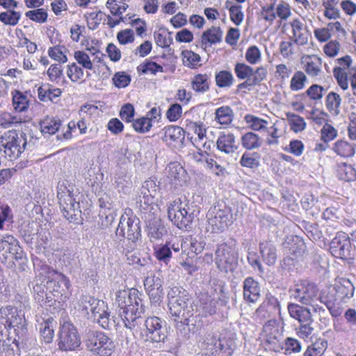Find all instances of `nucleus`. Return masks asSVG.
<instances>
[{
  "mask_svg": "<svg viewBox=\"0 0 356 356\" xmlns=\"http://www.w3.org/2000/svg\"><path fill=\"white\" fill-rule=\"evenodd\" d=\"M141 294L136 289L120 290L115 294V303L119 308L118 312L129 331H125L127 343L131 330L138 324V319L144 312V305L140 298Z\"/></svg>",
  "mask_w": 356,
  "mask_h": 356,
  "instance_id": "f257e3e1",
  "label": "nucleus"
},
{
  "mask_svg": "<svg viewBox=\"0 0 356 356\" xmlns=\"http://www.w3.org/2000/svg\"><path fill=\"white\" fill-rule=\"evenodd\" d=\"M79 195L78 189L67 181L58 186L57 197L63 216L69 222L76 224H79L82 221L79 200H77Z\"/></svg>",
  "mask_w": 356,
  "mask_h": 356,
  "instance_id": "f03ea898",
  "label": "nucleus"
},
{
  "mask_svg": "<svg viewBox=\"0 0 356 356\" xmlns=\"http://www.w3.org/2000/svg\"><path fill=\"white\" fill-rule=\"evenodd\" d=\"M4 330L8 335L14 334L19 339L24 338L27 332V323L24 312L13 306H6L0 309V334Z\"/></svg>",
  "mask_w": 356,
  "mask_h": 356,
  "instance_id": "7ed1b4c3",
  "label": "nucleus"
},
{
  "mask_svg": "<svg viewBox=\"0 0 356 356\" xmlns=\"http://www.w3.org/2000/svg\"><path fill=\"white\" fill-rule=\"evenodd\" d=\"M291 298L304 305H310L316 312H325L318 307L317 302H322L321 296L317 285L307 280L296 283L289 290Z\"/></svg>",
  "mask_w": 356,
  "mask_h": 356,
  "instance_id": "20e7f679",
  "label": "nucleus"
},
{
  "mask_svg": "<svg viewBox=\"0 0 356 356\" xmlns=\"http://www.w3.org/2000/svg\"><path fill=\"white\" fill-rule=\"evenodd\" d=\"M84 343L87 350L95 356H111L115 348L111 338L106 333L97 330L86 332Z\"/></svg>",
  "mask_w": 356,
  "mask_h": 356,
  "instance_id": "39448f33",
  "label": "nucleus"
},
{
  "mask_svg": "<svg viewBox=\"0 0 356 356\" xmlns=\"http://www.w3.org/2000/svg\"><path fill=\"white\" fill-rule=\"evenodd\" d=\"M204 343L216 356H231L236 347L234 334L226 330L220 333H208Z\"/></svg>",
  "mask_w": 356,
  "mask_h": 356,
  "instance_id": "423d86ee",
  "label": "nucleus"
},
{
  "mask_svg": "<svg viewBox=\"0 0 356 356\" xmlns=\"http://www.w3.org/2000/svg\"><path fill=\"white\" fill-rule=\"evenodd\" d=\"M27 145L26 134L10 130L0 138V152L3 151L5 156L12 161L17 159L24 151Z\"/></svg>",
  "mask_w": 356,
  "mask_h": 356,
  "instance_id": "0eeeda50",
  "label": "nucleus"
},
{
  "mask_svg": "<svg viewBox=\"0 0 356 356\" xmlns=\"http://www.w3.org/2000/svg\"><path fill=\"white\" fill-rule=\"evenodd\" d=\"M289 316L298 321L296 334L301 339H308L314 332L313 318L310 309L296 303H289L287 307Z\"/></svg>",
  "mask_w": 356,
  "mask_h": 356,
  "instance_id": "6e6552de",
  "label": "nucleus"
},
{
  "mask_svg": "<svg viewBox=\"0 0 356 356\" xmlns=\"http://www.w3.org/2000/svg\"><path fill=\"white\" fill-rule=\"evenodd\" d=\"M139 224L140 220L133 214L132 210L126 208L120 217V222L115 231L116 235L134 243L140 236Z\"/></svg>",
  "mask_w": 356,
  "mask_h": 356,
  "instance_id": "1a4fd4ad",
  "label": "nucleus"
},
{
  "mask_svg": "<svg viewBox=\"0 0 356 356\" xmlns=\"http://www.w3.org/2000/svg\"><path fill=\"white\" fill-rule=\"evenodd\" d=\"M88 313L91 312L92 317L99 325L105 330H111L115 325L113 317H111L108 305L103 300L89 297L84 305Z\"/></svg>",
  "mask_w": 356,
  "mask_h": 356,
  "instance_id": "9d476101",
  "label": "nucleus"
},
{
  "mask_svg": "<svg viewBox=\"0 0 356 356\" xmlns=\"http://www.w3.org/2000/svg\"><path fill=\"white\" fill-rule=\"evenodd\" d=\"M208 231L218 233L223 232L232 222L230 209L225 204H218L209 210L207 214Z\"/></svg>",
  "mask_w": 356,
  "mask_h": 356,
  "instance_id": "9b49d317",
  "label": "nucleus"
},
{
  "mask_svg": "<svg viewBox=\"0 0 356 356\" xmlns=\"http://www.w3.org/2000/svg\"><path fill=\"white\" fill-rule=\"evenodd\" d=\"M215 264L220 271L233 272L238 265V254L234 245L222 243L216 250Z\"/></svg>",
  "mask_w": 356,
  "mask_h": 356,
  "instance_id": "f8f14e48",
  "label": "nucleus"
},
{
  "mask_svg": "<svg viewBox=\"0 0 356 356\" xmlns=\"http://www.w3.org/2000/svg\"><path fill=\"white\" fill-rule=\"evenodd\" d=\"M168 218L179 229L186 228L193 221V216L189 212L187 203L178 198L168 205Z\"/></svg>",
  "mask_w": 356,
  "mask_h": 356,
  "instance_id": "ddd939ff",
  "label": "nucleus"
},
{
  "mask_svg": "<svg viewBox=\"0 0 356 356\" xmlns=\"http://www.w3.org/2000/svg\"><path fill=\"white\" fill-rule=\"evenodd\" d=\"M44 272H47V274L46 284L50 296L53 298L52 303L57 301L60 302L63 293L70 286L69 279L63 274L50 269L47 266L44 268Z\"/></svg>",
  "mask_w": 356,
  "mask_h": 356,
  "instance_id": "4468645a",
  "label": "nucleus"
},
{
  "mask_svg": "<svg viewBox=\"0 0 356 356\" xmlns=\"http://www.w3.org/2000/svg\"><path fill=\"white\" fill-rule=\"evenodd\" d=\"M81 345V338L76 328L70 322H65L59 332V349L65 351L74 350Z\"/></svg>",
  "mask_w": 356,
  "mask_h": 356,
  "instance_id": "2eb2a0df",
  "label": "nucleus"
},
{
  "mask_svg": "<svg viewBox=\"0 0 356 356\" xmlns=\"http://www.w3.org/2000/svg\"><path fill=\"white\" fill-rule=\"evenodd\" d=\"M10 259L22 261L24 253L17 240L11 235H6L0 239V260L2 263H6Z\"/></svg>",
  "mask_w": 356,
  "mask_h": 356,
  "instance_id": "dca6fc26",
  "label": "nucleus"
},
{
  "mask_svg": "<svg viewBox=\"0 0 356 356\" xmlns=\"http://www.w3.org/2000/svg\"><path fill=\"white\" fill-rule=\"evenodd\" d=\"M184 295L178 300H172L168 303L170 314L172 317L183 318H191L193 316L194 308L193 300L188 292H183Z\"/></svg>",
  "mask_w": 356,
  "mask_h": 356,
  "instance_id": "f3484780",
  "label": "nucleus"
},
{
  "mask_svg": "<svg viewBox=\"0 0 356 356\" xmlns=\"http://www.w3.org/2000/svg\"><path fill=\"white\" fill-rule=\"evenodd\" d=\"M163 321L156 316L147 318L145 321L144 330L147 340L151 342L163 341L166 338L165 329Z\"/></svg>",
  "mask_w": 356,
  "mask_h": 356,
  "instance_id": "a211bd4d",
  "label": "nucleus"
},
{
  "mask_svg": "<svg viewBox=\"0 0 356 356\" xmlns=\"http://www.w3.org/2000/svg\"><path fill=\"white\" fill-rule=\"evenodd\" d=\"M350 248L348 235L345 232H341L331 241L330 251L334 257L346 259L350 255Z\"/></svg>",
  "mask_w": 356,
  "mask_h": 356,
  "instance_id": "6ab92c4d",
  "label": "nucleus"
},
{
  "mask_svg": "<svg viewBox=\"0 0 356 356\" xmlns=\"http://www.w3.org/2000/svg\"><path fill=\"white\" fill-rule=\"evenodd\" d=\"M47 272H44L43 268L33 282V290L35 300L39 302H44L51 306L53 298L50 296L49 289L47 287Z\"/></svg>",
  "mask_w": 356,
  "mask_h": 356,
  "instance_id": "aec40b11",
  "label": "nucleus"
},
{
  "mask_svg": "<svg viewBox=\"0 0 356 356\" xmlns=\"http://www.w3.org/2000/svg\"><path fill=\"white\" fill-rule=\"evenodd\" d=\"M185 138L184 129L179 126H169L163 129L162 140L168 145L172 147L180 146L183 144Z\"/></svg>",
  "mask_w": 356,
  "mask_h": 356,
  "instance_id": "412c9836",
  "label": "nucleus"
},
{
  "mask_svg": "<svg viewBox=\"0 0 356 356\" xmlns=\"http://www.w3.org/2000/svg\"><path fill=\"white\" fill-rule=\"evenodd\" d=\"M287 25L290 26L292 30V35L290 36V39L298 45H304L308 42L309 33L306 29V27L298 19H294L287 24H284V27Z\"/></svg>",
  "mask_w": 356,
  "mask_h": 356,
  "instance_id": "4be33fe9",
  "label": "nucleus"
},
{
  "mask_svg": "<svg viewBox=\"0 0 356 356\" xmlns=\"http://www.w3.org/2000/svg\"><path fill=\"white\" fill-rule=\"evenodd\" d=\"M110 200L107 195L99 198L100 207L104 208L100 214L101 226L105 228L111 226L117 216L116 210L111 209L112 202Z\"/></svg>",
  "mask_w": 356,
  "mask_h": 356,
  "instance_id": "5701e85b",
  "label": "nucleus"
},
{
  "mask_svg": "<svg viewBox=\"0 0 356 356\" xmlns=\"http://www.w3.org/2000/svg\"><path fill=\"white\" fill-rule=\"evenodd\" d=\"M259 253L263 261L268 266L274 265L277 259V250L271 241H264L259 243Z\"/></svg>",
  "mask_w": 356,
  "mask_h": 356,
  "instance_id": "b1692460",
  "label": "nucleus"
},
{
  "mask_svg": "<svg viewBox=\"0 0 356 356\" xmlns=\"http://www.w3.org/2000/svg\"><path fill=\"white\" fill-rule=\"evenodd\" d=\"M243 298L250 302H257L260 297V286L257 281L251 277L245 279L243 284Z\"/></svg>",
  "mask_w": 356,
  "mask_h": 356,
  "instance_id": "393cba45",
  "label": "nucleus"
},
{
  "mask_svg": "<svg viewBox=\"0 0 356 356\" xmlns=\"http://www.w3.org/2000/svg\"><path fill=\"white\" fill-rule=\"evenodd\" d=\"M334 289L338 298L345 301L346 299L351 298L355 292L353 284L347 278L339 277L334 284Z\"/></svg>",
  "mask_w": 356,
  "mask_h": 356,
  "instance_id": "a878e982",
  "label": "nucleus"
},
{
  "mask_svg": "<svg viewBox=\"0 0 356 356\" xmlns=\"http://www.w3.org/2000/svg\"><path fill=\"white\" fill-rule=\"evenodd\" d=\"M37 322L40 325V332L42 340L45 343L52 342L54 337V327L55 321L52 317L48 316L47 318H38Z\"/></svg>",
  "mask_w": 356,
  "mask_h": 356,
  "instance_id": "bb28decb",
  "label": "nucleus"
},
{
  "mask_svg": "<svg viewBox=\"0 0 356 356\" xmlns=\"http://www.w3.org/2000/svg\"><path fill=\"white\" fill-rule=\"evenodd\" d=\"M126 256L128 264L135 266V268L143 273H147L152 270V264L149 257H140L138 254L134 252H129Z\"/></svg>",
  "mask_w": 356,
  "mask_h": 356,
  "instance_id": "cd10ccee",
  "label": "nucleus"
},
{
  "mask_svg": "<svg viewBox=\"0 0 356 356\" xmlns=\"http://www.w3.org/2000/svg\"><path fill=\"white\" fill-rule=\"evenodd\" d=\"M222 31L218 26H212L204 31L201 36V46L204 49L208 46L222 41Z\"/></svg>",
  "mask_w": 356,
  "mask_h": 356,
  "instance_id": "c85d7f7f",
  "label": "nucleus"
},
{
  "mask_svg": "<svg viewBox=\"0 0 356 356\" xmlns=\"http://www.w3.org/2000/svg\"><path fill=\"white\" fill-rule=\"evenodd\" d=\"M216 145L218 150L226 154L233 153L237 149L235 136L231 133L221 134L217 140Z\"/></svg>",
  "mask_w": 356,
  "mask_h": 356,
  "instance_id": "c756f323",
  "label": "nucleus"
},
{
  "mask_svg": "<svg viewBox=\"0 0 356 356\" xmlns=\"http://www.w3.org/2000/svg\"><path fill=\"white\" fill-rule=\"evenodd\" d=\"M304 70L310 76H318L321 71L322 60L316 55H308L303 61Z\"/></svg>",
  "mask_w": 356,
  "mask_h": 356,
  "instance_id": "7c9ffc66",
  "label": "nucleus"
},
{
  "mask_svg": "<svg viewBox=\"0 0 356 356\" xmlns=\"http://www.w3.org/2000/svg\"><path fill=\"white\" fill-rule=\"evenodd\" d=\"M61 93L60 88H54L49 84L42 85L38 89V97L42 102H53L55 98L59 97Z\"/></svg>",
  "mask_w": 356,
  "mask_h": 356,
  "instance_id": "2f4dec72",
  "label": "nucleus"
},
{
  "mask_svg": "<svg viewBox=\"0 0 356 356\" xmlns=\"http://www.w3.org/2000/svg\"><path fill=\"white\" fill-rule=\"evenodd\" d=\"M332 150L337 155L344 158L352 157L355 153L354 145L344 140H339L335 142Z\"/></svg>",
  "mask_w": 356,
  "mask_h": 356,
  "instance_id": "473e14b6",
  "label": "nucleus"
},
{
  "mask_svg": "<svg viewBox=\"0 0 356 356\" xmlns=\"http://www.w3.org/2000/svg\"><path fill=\"white\" fill-rule=\"evenodd\" d=\"M327 348V340L320 337L307 347L304 356H323Z\"/></svg>",
  "mask_w": 356,
  "mask_h": 356,
  "instance_id": "72a5a7b5",
  "label": "nucleus"
},
{
  "mask_svg": "<svg viewBox=\"0 0 356 356\" xmlns=\"http://www.w3.org/2000/svg\"><path fill=\"white\" fill-rule=\"evenodd\" d=\"M261 337L263 339L273 337H280L283 335L280 329V323L275 319H270L263 325L261 330Z\"/></svg>",
  "mask_w": 356,
  "mask_h": 356,
  "instance_id": "f704fd0d",
  "label": "nucleus"
},
{
  "mask_svg": "<svg viewBox=\"0 0 356 356\" xmlns=\"http://www.w3.org/2000/svg\"><path fill=\"white\" fill-rule=\"evenodd\" d=\"M262 143V139L257 134L253 132H247L241 137V145L248 150H252L260 147Z\"/></svg>",
  "mask_w": 356,
  "mask_h": 356,
  "instance_id": "c9c22d12",
  "label": "nucleus"
},
{
  "mask_svg": "<svg viewBox=\"0 0 356 356\" xmlns=\"http://www.w3.org/2000/svg\"><path fill=\"white\" fill-rule=\"evenodd\" d=\"M190 318H175V329L178 339L186 341L190 337V329L188 327Z\"/></svg>",
  "mask_w": 356,
  "mask_h": 356,
  "instance_id": "e433bc0d",
  "label": "nucleus"
},
{
  "mask_svg": "<svg viewBox=\"0 0 356 356\" xmlns=\"http://www.w3.org/2000/svg\"><path fill=\"white\" fill-rule=\"evenodd\" d=\"M339 67L346 69V71L349 74V79L351 87L356 88V67H352V59L350 56H346L337 59Z\"/></svg>",
  "mask_w": 356,
  "mask_h": 356,
  "instance_id": "4c0bfd02",
  "label": "nucleus"
},
{
  "mask_svg": "<svg viewBox=\"0 0 356 356\" xmlns=\"http://www.w3.org/2000/svg\"><path fill=\"white\" fill-rule=\"evenodd\" d=\"M191 88L197 92L204 93L209 90V76L207 74H198L191 81Z\"/></svg>",
  "mask_w": 356,
  "mask_h": 356,
  "instance_id": "58836bf2",
  "label": "nucleus"
},
{
  "mask_svg": "<svg viewBox=\"0 0 356 356\" xmlns=\"http://www.w3.org/2000/svg\"><path fill=\"white\" fill-rule=\"evenodd\" d=\"M337 175L341 180L354 181L356 179V170L352 165L343 163L338 165Z\"/></svg>",
  "mask_w": 356,
  "mask_h": 356,
  "instance_id": "ea45409f",
  "label": "nucleus"
},
{
  "mask_svg": "<svg viewBox=\"0 0 356 356\" xmlns=\"http://www.w3.org/2000/svg\"><path fill=\"white\" fill-rule=\"evenodd\" d=\"M325 102L327 110L333 115H338L340 113L341 98L339 94L334 92H330L327 95Z\"/></svg>",
  "mask_w": 356,
  "mask_h": 356,
  "instance_id": "a19ab883",
  "label": "nucleus"
},
{
  "mask_svg": "<svg viewBox=\"0 0 356 356\" xmlns=\"http://www.w3.org/2000/svg\"><path fill=\"white\" fill-rule=\"evenodd\" d=\"M40 124L42 133L51 135L59 130L61 122L59 119L47 117L41 121Z\"/></svg>",
  "mask_w": 356,
  "mask_h": 356,
  "instance_id": "79ce46f5",
  "label": "nucleus"
},
{
  "mask_svg": "<svg viewBox=\"0 0 356 356\" xmlns=\"http://www.w3.org/2000/svg\"><path fill=\"white\" fill-rule=\"evenodd\" d=\"M266 350L274 353H282L284 347L283 335L263 339Z\"/></svg>",
  "mask_w": 356,
  "mask_h": 356,
  "instance_id": "37998d69",
  "label": "nucleus"
},
{
  "mask_svg": "<svg viewBox=\"0 0 356 356\" xmlns=\"http://www.w3.org/2000/svg\"><path fill=\"white\" fill-rule=\"evenodd\" d=\"M215 120L220 124H229L233 118V111L229 106H221L216 110Z\"/></svg>",
  "mask_w": 356,
  "mask_h": 356,
  "instance_id": "c03bdc74",
  "label": "nucleus"
},
{
  "mask_svg": "<svg viewBox=\"0 0 356 356\" xmlns=\"http://www.w3.org/2000/svg\"><path fill=\"white\" fill-rule=\"evenodd\" d=\"M286 119L291 129L295 133L302 131L306 128V122L303 118L293 113H286Z\"/></svg>",
  "mask_w": 356,
  "mask_h": 356,
  "instance_id": "a18cd8bd",
  "label": "nucleus"
},
{
  "mask_svg": "<svg viewBox=\"0 0 356 356\" xmlns=\"http://www.w3.org/2000/svg\"><path fill=\"white\" fill-rule=\"evenodd\" d=\"M282 127V122L276 121L273 125L266 129L268 135L270 138H267L266 143L269 145H277L278 138L282 136L281 128Z\"/></svg>",
  "mask_w": 356,
  "mask_h": 356,
  "instance_id": "49530a36",
  "label": "nucleus"
},
{
  "mask_svg": "<svg viewBox=\"0 0 356 356\" xmlns=\"http://www.w3.org/2000/svg\"><path fill=\"white\" fill-rule=\"evenodd\" d=\"M194 133L197 135V138L194 139L193 142L195 147L200 150V147H203L205 149H209L210 145L207 146V143L204 141L206 138V129L203 126L194 123L193 125Z\"/></svg>",
  "mask_w": 356,
  "mask_h": 356,
  "instance_id": "de8ad7c7",
  "label": "nucleus"
},
{
  "mask_svg": "<svg viewBox=\"0 0 356 356\" xmlns=\"http://www.w3.org/2000/svg\"><path fill=\"white\" fill-rule=\"evenodd\" d=\"M183 64L190 68H197L200 65V56L191 50H184L181 52Z\"/></svg>",
  "mask_w": 356,
  "mask_h": 356,
  "instance_id": "09e8293b",
  "label": "nucleus"
},
{
  "mask_svg": "<svg viewBox=\"0 0 356 356\" xmlns=\"http://www.w3.org/2000/svg\"><path fill=\"white\" fill-rule=\"evenodd\" d=\"M22 122L20 117L13 115L8 112L0 113V127L3 129H8L13 126H16Z\"/></svg>",
  "mask_w": 356,
  "mask_h": 356,
  "instance_id": "8fccbe9b",
  "label": "nucleus"
},
{
  "mask_svg": "<svg viewBox=\"0 0 356 356\" xmlns=\"http://www.w3.org/2000/svg\"><path fill=\"white\" fill-rule=\"evenodd\" d=\"M283 353L285 355L298 353L302 350L301 343L293 337H286L284 340Z\"/></svg>",
  "mask_w": 356,
  "mask_h": 356,
  "instance_id": "3c124183",
  "label": "nucleus"
},
{
  "mask_svg": "<svg viewBox=\"0 0 356 356\" xmlns=\"http://www.w3.org/2000/svg\"><path fill=\"white\" fill-rule=\"evenodd\" d=\"M13 105L15 111L23 112L29 106V100L26 95L19 91H15L13 96Z\"/></svg>",
  "mask_w": 356,
  "mask_h": 356,
  "instance_id": "603ef678",
  "label": "nucleus"
},
{
  "mask_svg": "<svg viewBox=\"0 0 356 356\" xmlns=\"http://www.w3.org/2000/svg\"><path fill=\"white\" fill-rule=\"evenodd\" d=\"M333 75L341 88L346 90L348 88L349 74L346 69L341 68V67H335L333 70Z\"/></svg>",
  "mask_w": 356,
  "mask_h": 356,
  "instance_id": "864d4df0",
  "label": "nucleus"
},
{
  "mask_svg": "<svg viewBox=\"0 0 356 356\" xmlns=\"http://www.w3.org/2000/svg\"><path fill=\"white\" fill-rule=\"evenodd\" d=\"M216 85L220 88L229 87L233 84L234 77L232 74L226 70L218 72L215 76Z\"/></svg>",
  "mask_w": 356,
  "mask_h": 356,
  "instance_id": "5fc2aeb1",
  "label": "nucleus"
},
{
  "mask_svg": "<svg viewBox=\"0 0 356 356\" xmlns=\"http://www.w3.org/2000/svg\"><path fill=\"white\" fill-rule=\"evenodd\" d=\"M203 247L201 243L198 242L195 238H191L189 240L186 239L183 243H181V249L183 251L187 252L188 256L191 254H197L202 251Z\"/></svg>",
  "mask_w": 356,
  "mask_h": 356,
  "instance_id": "6e6d98bb",
  "label": "nucleus"
},
{
  "mask_svg": "<svg viewBox=\"0 0 356 356\" xmlns=\"http://www.w3.org/2000/svg\"><path fill=\"white\" fill-rule=\"evenodd\" d=\"M306 75L302 71H297L291 78L290 82V88L293 91H298L302 90L307 81Z\"/></svg>",
  "mask_w": 356,
  "mask_h": 356,
  "instance_id": "4d7b16f0",
  "label": "nucleus"
},
{
  "mask_svg": "<svg viewBox=\"0 0 356 356\" xmlns=\"http://www.w3.org/2000/svg\"><path fill=\"white\" fill-rule=\"evenodd\" d=\"M20 17L19 12L8 10L0 13V21L6 25L15 26L18 23Z\"/></svg>",
  "mask_w": 356,
  "mask_h": 356,
  "instance_id": "13d9d810",
  "label": "nucleus"
},
{
  "mask_svg": "<svg viewBox=\"0 0 356 356\" xmlns=\"http://www.w3.org/2000/svg\"><path fill=\"white\" fill-rule=\"evenodd\" d=\"M66 51L67 49L64 46L56 45L49 49L48 54L52 59L64 63L67 60Z\"/></svg>",
  "mask_w": 356,
  "mask_h": 356,
  "instance_id": "bf43d9fd",
  "label": "nucleus"
},
{
  "mask_svg": "<svg viewBox=\"0 0 356 356\" xmlns=\"http://www.w3.org/2000/svg\"><path fill=\"white\" fill-rule=\"evenodd\" d=\"M253 72L252 67L243 63H237L234 66V72L239 79H250Z\"/></svg>",
  "mask_w": 356,
  "mask_h": 356,
  "instance_id": "052dcab7",
  "label": "nucleus"
},
{
  "mask_svg": "<svg viewBox=\"0 0 356 356\" xmlns=\"http://www.w3.org/2000/svg\"><path fill=\"white\" fill-rule=\"evenodd\" d=\"M168 177L172 181L179 180L184 174V170L178 163H170L166 168Z\"/></svg>",
  "mask_w": 356,
  "mask_h": 356,
  "instance_id": "680f3d73",
  "label": "nucleus"
},
{
  "mask_svg": "<svg viewBox=\"0 0 356 356\" xmlns=\"http://www.w3.org/2000/svg\"><path fill=\"white\" fill-rule=\"evenodd\" d=\"M337 130L328 123H325L321 130V137L325 143L333 140L337 138Z\"/></svg>",
  "mask_w": 356,
  "mask_h": 356,
  "instance_id": "e2e57ef3",
  "label": "nucleus"
},
{
  "mask_svg": "<svg viewBox=\"0 0 356 356\" xmlns=\"http://www.w3.org/2000/svg\"><path fill=\"white\" fill-rule=\"evenodd\" d=\"M245 57L248 63L254 65L261 60V54L257 46L252 45L248 48Z\"/></svg>",
  "mask_w": 356,
  "mask_h": 356,
  "instance_id": "0e129e2a",
  "label": "nucleus"
},
{
  "mask_svg": "<svg viewBox=\"0 0 356 356\" xmlns=\"http://www.w3.org/2000/svg\"><path fill=\"white\" fill-rule=\"evenodd\" d=\"M245 120L250 124L252 129L254 131L266 130L267 129L268 122L261 118L254 115H246Z\"/></svg>",
  "mask_w": 356,
  "mask_h": 356,
  "instance_id": "69168bd1",
  "label": "nucleus"
},
{
  "mask_svg": "<svg viewBox=\"0 0 356 356\" xmlns=\"http://www.w3.org/2000/svg\"><path fill=\"white\" fill-rule=\"evenodd\" d=\"M112 80L115 87L123 88L129 85L131 76L124 72H118L114 74Z\"/></svg>",
  "mask_w": 356,
  "mask_h": 356,
  "instance_id": "338daca9",
  "label": "nucleus"
},
{
  "mask_svg": "<svg viewBox=\"0 0 356 356\" xmlns=\"http://www.w3.org/2000/svg\"><path fill=\"white\" fill-rule=\"evenodd\" d=\"M132 126L137 132H147L152 126V119L149 117L139 118L133 122Z\"/></svg>",
  "mask_w": 356,
  "mask_h": 356,
  "instance_id": "774afa93",
  "label": "nucleus"
}]
</instances>
